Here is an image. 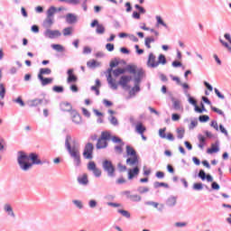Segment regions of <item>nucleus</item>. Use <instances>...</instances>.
Returning <instances> with one entry per match:
<instances>
[{
	"label": "nucleus",
	"mask_w": 231,
	"mask_h": 231,
	"mask_svg": "<svg viewBox=\"0 0 231 231\" xmlns=\"http://www.w3.org/2000/svg\"><path fill=\"white\" fill-rule=\"evenodd\" d=\"M70 115H71V118H72V122H73L74 124L79 125V124H80V122H82V119H81V117H80V115H79V113L76 112L75 110H72V111L70 112Z\"/></svg>",
	"instance_id": "obj_17"
},
{
	"label": "nucleus",
	"mask_w": 231,
	"mask_h": 231,
	"mask_svg": "<svg viewBox=\"0 0 231 231\" xmlns=\"http://www.w3.org/2000/svg\"><path fill=\"white\" fill-rule=\"evenodd\" d=\"M89 53H91V48L86 46L83 48V54L84 55H89Z\"/></svg>",
	"instance_id": "obj_63"
},
{
	"label": "nucleus",
	"mask_w": 231,
	"mask_h": 231,
	"mask_svg": "<svg viewBox=\"0 0 231 231\" xmlns=\"http://www.w3.org/2000/svg\"><path fill=\"white\" fill-rule=\"evenodd\" d=\"M126 70L129 72V73H132V75H134V77H136V75H138V72L139 71H142V79H143V69H136V66L134 65H128L126 67Z\"/></svg>",
	"instance_id": "obj_14"
},
{
	"label": "nucleus",
	"mask_w": 231,
	"mask_h": 231,
	"mask_svg": "<svg viewBox=\"0 0 231 231\" xmlns=\"http://www.w3.org/2000/svg\"><path fill=\"white\" fill-rule=\"evenodd\" d=\"M60 3H67L68 5H80V0H59Z\"/></svg>",
	"instance_id": "obj_40"
},
{
	"label": "nucleus",
	"mask_w": 231,
	"mask_h": 231,
	"mask_svg": "<svg viewBox=\"0 0 231 231\" xmlns=\"http://www.w3.org/2000/svg\"><path fill=\"white\" fill-rule=\"evenodd\" d=\"M13 102L14 104H19L20 107H24V106H26L21 96H19L17 98H14Z\"/></svg>",
	"instance_id": "obj_33"
},
{
	"label": "nucleus",
	"mask_w": 231,
	"mask_h": 231,
	"mask_svg": "<svg viewBox=\"0 0 231 231\" xmlns=\"http://www.w3.org/2000/svg\"><path fill=\"white\" fill-rule=\"evenodd\" d=\"M126 164H128L130 167H137L138 165V156L134 155L131 158L126 159Z\"/></svg>",
	"instance_id": "obj_18"
},
{
	"label": "nucleus",
	"mask_w": 231,
	"mask_h": 231,
	"mask_svg": "<svg viewBox=\"0 0 231 231\" xmlns=\"http://www.w3.org/2000/svg\"><path fill=\"white\" fill-rule=\"evenodd\" d=\"M73 205L77 207V208H79V210H82L84 208V204L80 200L74 199L72 200Z\"/></svg>",
	"instance_id": "obj_41"
},
{
	"label": "nucleus",
	"mask_w": 231,
	"mask_h": 231,
	"mask_svg": "<svg viewBox=\"0 0 231 231\" xmlns=\"http://www.w3.org/2000/svg\"><path fill=\"white\" fill-rule=\"evenodd\" d=\"M61 111H67L68 113H71L73 111V106L70 105L69 102H62L60 105Z\"/></svg>",
	"instance_id": "obj_19"
},
{
	"label": "nucleus",
	"mask_w": 231,
	"mask_h": 231,
	"mask_svg": "<svg viewBox=\"0 0 231 231\" xmlns=\"http://www.w3.org/2000/svg\"><path fill=\"white\" fill-rule=\"evenodd\" d=\"M90 26L91 28H95V26H97L96 33H97V35H104V33H106V27H104L103 24L98 23V20L92 21Z\"/></svg>",
	"instance_id": "obj_11"
},
{
	"label": "nucleus",
	"mask_w": 231,
	"mask_h": 231,
	"mask_svg": "<svg viewBox=\"0 0 231 231\" xmlns=\"http://www.w3.org/2000/svg\"><path fill=\"white\" fill-rule=\"evenodd\" d=\"M130 199L131 201H135V202H138V201H142V197L140 195H132L130 197Z\"/></svg>",
	"instance_id": "obj_53"
},
{
	"label": "nucleus",
	"mask_w": 231,
	"mask_h": 231,
	"mask_svg": "<svg viewBox=\"0 0 231 231\" xmlns=\"http://www.w3.org/2000/svg\"><path fill=\"white\" fill-rule=\"evenodd\" d=\"M137 191L139 192V194H145L149 191V188H147V187H139L137 189Z\"/></svg>",
	"instance_id": "obj_52"
},
{
	"label": "nucleus",
	"mask_w": 231,
	"mask_h": 231,
	"mask_svg": "<svg viewBox=\"0 0 231 231\" xmlns=\"http://www.w3.org/2000/svg\"><path fill=\"white\" fill-rule=\"evenodd\" d=\"M196 113H203V101H200V107L198 105L194 106Z\"/></svg>",
	"instance_id": "obj_55"
},
{
	"label": "nucleus",
	"mask_w": 231,
	"mask_h": 231,
	"mask_svg": "<svg viewBox=\"0 0 231 231\" xmlns=\"http://www.w3.org/2000/svg\"><path fill=\"white\" fill-rule=\"evenodd\" d=\"M38 80H40L42 86H48L50 84H52L53 78H44V77H38Z\"/></svg>",
	"instance_id": "obj_21"
},
{
	"label": "nucleus",
	"mask_w": 231,
	"mask_h": 231,
	"mask_svg": "<svg viewBox=\"0 0 231 231\" xmlns=\"http://www.w3.org/2000/svg\"><path fill=\"white\" fill-rule=\"evenodd\" d=\"M42 104V99L35 98L28 101L29 107H37Z\"/></svg>",
	"instance_id": "obj_24"
},
{
	"label": "nucleus",
	"mask_w": 231,
	"mask_h": 231,
	"mask_svg": "<svg viewBox=\"0 0 231 231\" xmlns=\"http://www.w3.org/2000/svg\"><path fill=\"white\" fill-rule=\"evenodd\" d=\"M142 75L143 72L140 70L135 77H134V86L131 88L129 91L130 98H133V97H136V93H140V83L142 82Z\"/></svg>",
	"instance_id": "obj_4"
},
{
	"label": "nucleus",
	"mask_w": 231,
	"mask_h": 231,
	"mask_svg": "<svg viewBox=\"0 0 231 231\" xmlns=\"http://www.w3.org/2000/svg\"><path fill=\"white\" fill-rule=\"evenodd\" d=\"M112 142L114 143H119V144H122V145H125V143H124V141H122V139L118 136H112L111 138Z\"/></svg>",
	"instance_id": "obj_43"
},
{
	"label": "nucleus",
	"mask_w": 231,
	"mask_h": 231,
	"mask_svg": "<svg viewBox=\"0 0 231 231\" xmlns=\"http://www.w3.org/2000/svg\"><path fill=\"white\" fill-rule=\"evenodd\" d=\"M140 174V168L138 166H135L134 169H130L128 171V180H133L135 176H138Z\"/></svg>",
	"instance_id": "obj_16"
},
{
	"label": "nucleus",
	"mask_w": 231,
	"mask_h": 231,
	"mask_svg": "<svg viewBox=\"0 0 231 231\" xmlns=\"http://www.w3.org/2000/svg\"><path fill=\"white\" fill-rule=\"evenodd\" d=\"M126 154L127 156H136V151L131 146H126Z\"/></svg>",
	"instance_id": "obj_37"
},
{
	"label": "nucleus",
	"mask_w": 231,
	"mask_h": 231,
	"mask_svg": "<svg viewBox=\"0 0 231 231\" xmlns=\"http://www.w3.org/2000/svg\"><path fill=\"white\" fill-rule=\"evenodd\" d=\"M44 75H51V69H49V68L40 69L38 77H44Z\"/></svg>",
	"instance_id": "obj_26"
},
{
	"label": "nucleus",
	"mask_w": 231,
	"mask_h": 231,
	"mask_svg": "<svg viewBox=\"0 0 231 231\" xmlns=\"http://www.w3.org/2000/svg\"><path fill=\"white\" fill-rule=\"evenodd\" d=\"M193 190H203V184L202 183H194L192 186Z\"/></svg>",
	"instance_id": "obj_49"
},
{
	"label": "nucleus",
	"mask_w": 231,
	"mask_h": 231,
	"mask_svg": "<svg viewBox=\"0 0 231 231\" xmlns=\"http://www.w3.org/2000/svg\"><path fill=\"white\" fill-rule=\"evenodd\" d=\"M97 149H106L107 147V141L101 139V137L97 140Z\"/></svg>",
	"instance_id": "obj_25"
},
{
	"label": "nucleus",
	"mask_w": 231,
	"mask_h": 231,
	"mask_svg": "<svg viewBox=\"0 0 231 231\" xmlns=\"http://www.w3.org/2000/svg\"><path fill=\"white\" fill-rule=\"evenodd\" d=\"M106 50H107V51H115V44L106 43Z\"/></svg>",
	"instance_id": "obj_57"
},
{
	"label": "nucleus",
	"mask_w": 231,
	"mask_h": 231,
	"mask_svg": "<svg viewBox=\"0 0 231 231\" xmlns=\"http://www.w3.org/2000/svg\"><path fill=\"white\" fill-rule=\"evenodd\" d=\"M114 151L116 154H122V152H124V145L119 144L115 146Z\"/></svg>",
	"instance_id": "obj_45"
},
{
	"label": "nucleus",
	"mask_w": 231,
	"mask_h": 231,
	"mask_svg": "<svg viewBox=\"0 0 231 231\" xmlns=\"http://www.w3.org/2000/svg\"><path fill=\"white\" fill-rule=\"evenodd\" d=\"M203 180H207V181H208L209 183H212V181H214L212 175L206 174L205 172H203Z\"/></svg>",
	"instance_id": "obj_51"
},
{
	"label": "nucleus",
	"mask_w": 231,
	"mask_h": 231,
	"mask_svg": "<svg viewBox=\"0 0 231 231\" xmlns=\"http://www.w3.org/2000/svg\"><path fill=\"white\" fill-rule=\"evenodd\" d=\"M108 120L112 125H115V126L118 125V119H116L114 116H110L108 117Z\"/></svg>",
	"instance_id": "obj_48"
},
{
	"label": "nucleus",
	"mask_w": 231,
	"mask_h": 231,
	"mask_svg": "<svg viewBox=\"0 0 231 231\" xmlns=\"http://www.w3.org/2000/svg\"><path fill=\"white\" fill-rule=\"evenodd\" d=\"M125 73V69H116L113 70L114 77H120V75H124Z\"/></svg>",
	"instance_id": "obj_36"
},
{
	"label": "nucleus",
	"mask_w": 231,
	"mask_h": 231,
	"mask_svg": "<svg viewBox=\"0 0 231 231\" xmlns=\"http://www.w3.org/2000/svg\"><path fill=\"white\" fill-rule=\"evenodd\" d=\"M17 163L21 171L28 172L33 165H42V161L36 153H30L28 156L26 152L20 151L17 152Z\"/></svg>",
	"instance_id": "obj_1"
},
{
	"label": "nucleus",
	"mask_w": 231,
	"mask_h": 231,
	"mask_svg": "<svg viewBox=\"0 0 231 231\" xmlns=\"http://www.w3.org/2000/svg\"><path fill=\"white\" fill-rule=\"evenodd\" d=\"M145 205H149L151 207H153L154 208H158V205H160L158 202L154 201H147L145 202Z\"/></svg>",
	"instance_id": "obj_59"
},
{
	"label": "nucleus",
	"mask_w": 231,
	"mask_h": 231,
	"mask_svg": "<svg viewBox=\"0 0 231 231\" xmlns=\"http://www.w3.org/2000/svg\"><path fill=\"white\" fill-rule=\"evenodd\" d=\"M97 205H98V202H97V200H95V199H90L88 201L89 208H97Z\"/></svg>",
	"instance_id": "obj_50"
},
{
	"label": "nucleus",
	"mask_w": 231,
	"mask_h": 231,
	"mask_svg": "<svg viewBox=\"0 0 231 231\" xmlns=\"http://www.w3.org/2000/svg\"><path fill=\"white\" fill-rule=\"evenodd\" d=\"M43 35L46 39H57V37H60L62 33L59 30H51L49 28L43 32Z\"/></svg>",
	"instance_id": "obj_10"
},
{
	"label": "nucleus",
	"mask_w": 231,
	"mask_h": 231,
	"mask_svg": "<svg viewBox=\"0 0 231 231\" xmlns=\"http://www.w3.org/2000/svg\"><path fill=\"white\" fill-rule=\"evenodd\" d=\"M118 214H121L124 217H126V219H129L131 217V213L129 211L125 210V209H118L117 210Z\"/></svg>",
	"instance_id": "obj_38"
},
{
	"label": "nucleus",
	"mask_w": 231,
	"mask_h": 231,
	"mask_svg": "<svg viewBox=\"0 0 231 231\" xmlns=\"http://www.w3.org/2000/svg\"><path fill=\"white\" fill-rule=\"evenodd\" d=\"M176 203H178V198L175 196H170L166 200V205L170 208L176 207Z\"/></svg>",
	"instance_id": "obj_20"
},
{
	"label": "nucleus",
	"mask_w": 231,
	"mask_h": 231,
	"mask_svg": "<svg viewBox=\"0 0 231 231\" xmlns=\"http://www.w3.org/2000/svg\"><path fill=\"white\" fill-rule=\"evenodd\" d=\"M184 134H185V130H183V129L177 130V138H179V140H181V138H183Z\"/></svg>",
	"instance_id": "obj_54"
},
{
	"label": "nucleus",
	"mask_w": 231,
	"mask_h": 231,
	"mask_svg": "<svg viewBox=\"0 0 231 231\" xmlns=\"http://www.w3.org/2000/svg\"><path fill=\"white\" fill-rule=\"evenodd\" d=\"M65 21L68 24H75L79 21V18L75 14L69 13L65 16Z\"/></svg>",
	"instance_id": "obj_13"
},
{
	"label": "nucleus",
	"mask_w": 231,
	"mask_h": 231,
	"mask_svg": "<svg viewBox=\"0 0 231 231\" xmlns=\"http://www.w3.org/2000/svg\"><path fill=\"white\" fill-rule=\"evenodd\" d=\"M154 38L153 37H146L145 39H144V46H146V48L148 49V50H151V43L152 42H154Z\"/></svg>",
	"instance_id": "obj_32"
},
{
	"label": "nucleus",
	"mask_w": 231,
	"mask_h": 231,
	"mask_svg": "<svg viewBox=\"0 0 231 231\" xmlns=\"http://www.w3.org/2000/svg\"><path fill=\"white\" fill-rule=\"evenodd\" d=\"M87 66H88V68H92V69L100 68L101 63L99 61L93 60L91 61H88Z\"/></svg>",
	"instance_id": "obj_29"
},
{
	"label": "nucleus",
	"mask_w": 231,
	"mask_h": 231,
	"mask_svg": "<svg viewBox=\"0 0 231 231\" xmlns=\"http://www.w3.org/2000/svg\"><path fill=\"white\" fill-rule=\"evenodd\" d=\"M63 35L64 37H68L69 35H72L73 33V27H66L63 29Z\"/></svg>",
	"instance_id": "obj_35"
},
{
	"label": "nucleus",
	"mask_w": 231,
	"mask_h": 231,
	"mask_svg": "<svg viewBox=\"0 0 231 231\" xmlns=\"http://www.w3.org/2000/svg\"><path fill=\"white\" fill-rule=\"evenodd\" d=\"M171 102L173 104V109H175V111H180V109H181V103L180 102V100L171 97Z\"/></svg>",
	"instance_id": "obj_31"
},
{
	"label": "nucleus",
	"mask_w": 231,
	"mask_h": 231,
	"mask_svg": "<svg viewBox=\"0 0 231 231\" xmlns=\"http://www.w3.org/2000/svg\"><path fill=\"white\" fill-rule=\"evenodd\" d=\"M65 149L69 152L70 158H72L74 167H80V165H82L80 144H79V142L73 139L69 134L66 135L65 138Z\"/></svg>",
	"instance_id": "obj_2"
},
{
	"label": "nucleus",
	"mask_w": 231,
	"mask_h": 231,
	"mask_svg": "<svg viewBox=\"0 0 231 231\" xmlns=\"http://www.w3.org/2000/svg\"><path fill=\"white\" fill-rule=\"evenodd\" d=\"M103 171L107 173L108 178H115L116 174L115 173L116 171V169L115 168V165H113V162L111 161L105 160L102 162Z\"/></svg>",
	"instance_id": "obj_5"
},
{
	"label": "nucleus",
	"mask_w": 231,
	"mask_h": 231,
	"mask_svg": "<svg viewBox=\"0 0 231 231\" xmlns=\"http://www.w3.org/2000/svg\"><path fill=\"white\" fill-rule=\"evenodd\" d=\"M55 14H57V7L55 6H51L47 10V16L42 23V26L45 28V30H48L53 26V23H55Z\"/></svg>",
	"instance_id": "obj_3"
},
{
	"label": "nucleus",
	"mask_w": 231,
	"mask_h": 231,
	"mask_svg": "<svg viewBox=\"0 0 231 231\" xmlns=\"http://www.w3.org/2000/svg\"><path fill=\"white\" fill-rule=\"evenodd\" d=\"M153 187L155 189H158L160 187H165V189H169V184H167L165 182H158V181H156V182L153 183Z\"/></svg>",
	"instance_id": "obj_44"
},
{
	"label": "nucleus",
	"mask_w": 231,
	"mask_h": 231,
	"mask_svg": "<svg viewBox=\"0 0 231 231\" xmlns=\"http://www.w3.org/2000/svg\"><path fill=\"white\" fill-rule=\"evenodd\" d=\"M93 151H95V146L93 143H88L83 151V158L85 160H93Z\"/></svg>",
	"instance_id": "obj_7"
},
{
	"label": "nucleus",
	"mask_w": 231,
	"mask_h": 231,
	"mask_svg": "<svg viewBox=\"0 0 231 231\" xmlns=\"http://www.w3.org/2000/svg\"><path fill=\"white\" fill-rule=\"evenodd\" d=\"M188 102L189 103V104H191V106H196V105H198V101H196V99H194V97H188Z\"/></svg>",
	"instance_id": "obj_58"
},
{
	"label": "nucleus",
	"mask_w": 231,
	"mask_h": 231,
	"mask_svg": "<svg viewBox=\"0 0 231 231\" xmlns=\"http://www.w3.org/2000/svg\"><path fill=\"white\" fill-rule=\"evenodd\" d=\"M78 183L84 186L88 185L89 183V180H88V175L84 174L82 177H79Z\"/></svg>",
	"instance_id": "obj_27"
},
{
	"label": "nucleus",
	"mask_w": 231,
	"mask_h": 231,
	"mask_svg": "<svg viewBox=\"0 0 231 231\" xmlns=\"http://www.w3.org/2000/svg\"><path fill=\"white\" fill-rule=\"evenodd\" d=\"M208 154H214V152H219V144L213 143L211 147L207 150Z\"/></svg>",
	"instance_id": "obj_23"
},
{
	"label": "nucleus",
	"mask_w": 231,
	"mask_h": 231,
	"mask_svg": "<svg viewBox=\"0 0 231 231\" xmlns=\"http://www.w3.org/2000/svg\"><path fill=\"white\" fill-rule=\"evenodd\" d=\"M67 75H68V79H67V82L68 84H71L73 82H77V80H79V79L77 78V76H75L73 74V69H69L67 71Z\"/></svg>",
	"instance_id": "obj_15"
},
{
	"label": "nucleus",
	"mask_w": 231,
	"mask_h": 231,
	"mask_svg": "<svg viewBox=\"0 0 231 231\" xmlns=\"http://www.w3.org/2000/svg\"><path fill=\"white\" fill-rule=\"evenodd\" d=\"M4 210L6 212L7 216H10V217H15V213L14 212V208L10 204H5L4 206Z\"/></svg>",
	"instance_id": "obj_22"
},
{
	"label": "nucleus",
	"mask_w": 231,
	"mask_h": 231,
	"mask_svg": "<svg viewBox=\"0 0 231 231\" xmlns=\"http://www.w3.org/2000/svg\"><path fill=\"white\" fill-rule=\"evenodd\" d=\"M196 125H198V119L191 121V123L189 125V129H194V127H196Z\"/></svg>",
	"instance_id": "obj_64"
},
{
	"label": "nucleus",
	"mask_w": 231,
	"mask_h": 231,
	"mask_svg": "<svg viewBox=\"0 0 231 231\" xmlns=\"http://www.w3.org/2000/svg\"><path fill=\"white\" fill-rule=\"evenodd\" d=\"M157 64L158 66H160V64H162V66H165V64H167V59L165 58V55H159Z\"/></svg>",
	"instance_id": "obj_34"
},
{
	"label": "nucleus",
	"mask_w": 231,
	"mask_h": 231,
	"mask_svg": "<svg viewBox=\"0 0 231 231\" xmlns=\"http://www.w3.org/2000/svg\"><path fill=\"white\" fill-rule=\"evenodd\" d=\"M106 205L108 207H114V208H118L122 207V204L115 203V202H107Z\"/></svg>",
	"instance_id": "obj_56"
},
{
	"label": "nucleus",
	"mask_w": 231,
	"mask_h": 231,
	"mask_svg": "<svg viewBox=\"0 0 231 231\" xmlns=\"http://www.w3.org/2000/svg\"><path fill=\"white\" fill-rule=\"evenodd\" d=\"M113 68L110 67L106 69V72L105 73L106 74V80L108 82L110 89H114L115 91H116V89H118V84H116V79H113Z\"/></svg>",
	"instance_id": "obj_6"
},
{
	"label": "nucleus",
	"mask_w": 231,
	"mask_h": 231,
	"mask_svg": "<svg viewBox=\"0 0 231 231\" xmlns=\"http://www.w3.org/2000/svg\"><path fill=\"white\" fill-rule=\"evenodd\" d=\"M128 39H130L133 42H138V37H136L134 34H129Z\"/></svg>",
	"instance_id": "obj_62"
},
{
	"label": "nucleus",
	"mask_w": 231,
	"mask_h": 231,
	"mask_svg": "<svg viewBox=\"0 0 231 231\" xmlns=\"http://www.w3.org/2000/svg\"><path fill=\"white\" fill-rule=\"evenodd\" d=\"M147 66L148 68H158V61H156V56H154L152 52L149 54Z\"/></svg>",
	"instance_id": "obj_12"
},
{
	"label": "nucleus",
	"mask_w": 231,
	"mask_h": 231,
	"mask_svg": "<svg viewBox=\"0 0 231 231\" xmlns=\"http://www.w3.org/2000/svg\"><path fill=\"white\" fill-rule=\"evenodd\" d=\"M135 131L136 133H138V134H143V133H145L146 128L145 126H143V125L142 123H138L135 125Z\"/></svg>",
	"instance_id": "obj_28"
},
{
	"label": "nucleus",
	"mask_w": 231,
	"mask_h": 231,
	"mask_svg": "<svg viewBox=\"0 0 231 231\" xmlns=\"http://www.w3.org/2000/svg\"><path fill=\"white\" fill-rule=\"evenodd\" d=\"M88 171H90V172H93L94 176L96 178H100L102 176V170L97 167V163L95 162L91 161L88 163Z\"/></svg>",
	"instance_id": "obj_8"
},
{
	"label": "nucleus",
	"mask_w": 231,
	"mask_h": 231,
	"mask_svg": "<svg viewBox=\"0 0 231 231\" xmlns=\"http://www.w3.org/2000/svg\"><path fill=\"white\" fill-rule=\"evenodd\" d=\"M134 7L136 8V10L139 11V14H145V12H146L145 8L140 6L139 5H135Z\"/></svg>",
	"instance_id": "obj_61"
},
{
	"label": "nucleus",
	"mask_w": 231,
	"mask_h": 231,
	"mask_svg": "<svg viewBox=\"0 0 231 231\" xmlns=\"http://www.w3.org/2000/svg\"><path fill=\"white\" fill-rule=\"evenodd\" d=\"M131 80H133V77L131 76H128V75L121 76L118 83H116L117 87L121 86L123 89H130L131 87L127 84L131 82Z\"/></svg>",
	"instance_id": "obj_9"
},
{
	"label": "nucleus",
	"mask_w": 231,
	"mask_h": 231,
	"mask_svg": "<svg viewBox=\"0 0 231 231\" xmlns=\"http://www.w3.org/2000/svg\"><path fill=\"white\" fill-rule=\"evenodd\" d=\"M52 91H54V93H64V87H62V86H54L52 88Z\"/></svg>",
	"instance_id": "obj_47"
},
{
	"label": "nucleus",
	"mask_w": 231,
	"mask_h": 231,
	"mask_svg": "<svg viewBox=\"0 0 231 231\" xmlns=\"http://www.w3.org/2000/svg\"><path fill=\"white\" fill-rule=\"evenodd\" d=\"M156 21H157V24H161L164 28H169L167 23H165V22H163V19H162V16H156Z\"/></svg>",
	"instance_id": "obj_46"
},
{
	"label": "nucleus",
	"mask_w": 231,
	"mask_h": 231,
	"mask_svg": "<svg viewBox=\"0 0 231 231\" xmlns=\"http://www.w3.org/2000/svg\"><path fill=\"white\" fill-rule=\"evenodd\" d=\"M166 128H162L159 130V136L161 138H167V134H165Z\"/></svg>",
	"instance_id": "obj_60"
},
{
	"label": "nucleus",
	"mask_w": 231,
	"mask_h": 231,
	"mask_svg": "<svg viewBox=\"0 0 231 231\" xmlns=\"http://www.w3.org/2000/svg\"><path fill=\"white\" fill-rule=\"evenodd\" d=\"M51 48H52V50H55V51H58L59 53H62L66 50L61 44H51Z\"/></svg>",
	"instance_id": "obj_30"
},
{
	"label": "nucleus",
	"mask_w": 231,
	"mask_h": 231,
	"mask_svg": "<svg viewBox=\"0 0 231 231\" xmlns=\"http://www.w3.org/2000/svg\"><path fill=\"white\" fill-rule=\"evenodd\" d=\"M100 138L107 142L108 140H111L112 137L109 132H102Z\"/></svg>",
	"instance_id": "obj_39"
},
{
	"label": "nucleus",
	"mask_w": 231,
	"mask_h": 231,
	"mask_svg": "<svg viewBox=\"0 0 231 231\" xmlns=\"http://www.w3.org/2000/svg\"><path fill=\"white\" fill-rule=\"evenodd\" d=\"M219 42H221L222 46H224V48H226L227 50V51H229L231 53V44L230 43L228 44V42H226L221 38H219Z\"/></svg>",
	"instance_id": "obj_42"
}]
</instances>
